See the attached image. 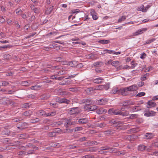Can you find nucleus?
I'll use <instances>...</instances> for the list:
<instances>
[{"label":"nucleus","instance_id":"f257e3e1","mask_svg":"<svg viewBox=\"0 0 158 158\" xmlns=\"http://www.w3.org/2000/svg\"><path fill=\"white\" fill-rule=\"evenodd\" d=\"M76 124V122L75 121H73L70 119H67L66 122L64 123V126L66 128H68Z\"/></svg>","mask_w":158,"mask_h":158},{"label":"nucleus","instance_id":"f03ea898","mask_svg":"<svg viewBox=\"0 0 158 158\" xmlns=\"http://www.w3.org/2000/svg\"><path fill=\"white\" fill-rule=\"evenodd\" d=\"M27 127L28 124L25 122L19 123L17 125V127L18 129L21 130L25 129L27 128Z\"/></svg>","mask_w":158,"mask_h":158},{"label":"nucleus","instance_id":"7ed1b4c3","mask_svg":"<svg viewBox=\"0 0 158 158\" xmlns=\"http://www.w3.org/2000/svg\"><path fill=\"white\" fill-rule=\"evenodd\" d=\"M108 100L106 98H102L97 100L96 101V103L98 105H103L106 104Z\"/></svg>","mask_w":158,"mask_h":158},{"label":"nucleus","instance_id":"20e7f679","mask_svg":"<svg viewBox=\"0 0 158 158\" xmlns=\"http://www.w3.org/2000/svg\"><path fill=\"white\" fill-rule=\"evenodd\" d=\"M78 109L79 108L78 107L72 108L70 110L69 113L70 114H77L80 112V111Z\"/></svg>","mask_w":158,"mask_h":158},{"label":"nucleus","instance_id":"39448f33","mask_svg":"<svg viewBox=\"0 0 158 158\" xmlns=\"http://www.w3.org/2000/svg\"><path fill=\"white\" fill-rule=\"evenodd\" d=\"M130 108V111L131 112H137L141 110H142V108L139 106H135L134 107H131Z\"/></svg>","mask_w":158,"mask_h":158},{"label":"nucleus","instance_id":"423d86ee","mask_svg":"<svg viewBox=\"0 0 158 158\" xmlns=\"http://www.w3.org/2000/svg\"><path fill=\"white\" fill-rule=\"evenodd\" d=\"M57 102L60 103H65L67 104H68L70 102L69 100L65 98H61L60 97H58L56 98Z\"/></svg>","mask_w":158,"mask_h":158},{"label":"nucleus","instance_id":"0eeeda50","mask_svg":"<svg viewBox=\"0 0 158 158\" xmlns=\"http://www.w3.org/2000/svg\"><path fill=\"white\" fill-rule=\"evenodd\" d=\"M108 112L109 113H112L116 115H121L122 113V111L121 110H118L113 109H109Z\"/></svg>","mask_w":158,"mask_h":158},{"label":"nucleus","instance_id":"6e6552de","mask_svg":"<svg viewBox=\"0 0 158 158\" xmlns=\"http://www.w3.org/2000/svg\"><path fill=\"white\" fill-rule=\"evenodd\" d=\"M127 91L126 87L125 88L120 89H119L118 93H120L123 96H126L128 94L127 92Z\"/></svg>","mask_w":158,"mask_h":158},{"label":"nucleus","instance_id":"1a4fd4ad","mask_svg":"<svg viewBox=\"0 0 158 158\" xmlns=\"http://www.w3.org/2000/svg\"><path fill=\"white\" fill-rule=\"evenodd\" d=\"M37 114L39 115L44 116L45 117L49 115V113H47L46 112L42 110H40L37 111Z\"/></svg>","mask_w":158,"mask_h":158},{"label":"nucleus","instance_id":"9d476101","mask_svg":"<svg viewBox=\"0 0 158 158\" xmlns=\"http://www.w3.org/2000/svg\"><path fill=\"white\" fill-rule=\"evenodd\" d=\"M30 6L31 10H33L35 13L38 14L40 13L39 9L38 8L35 7L33 4H30Z\"/></svg>","mask_w":158,"mask_h":158},{"label":"nucleus","instance_id":"9b49d317","mask_svg":"<svg viewBox=\"0 0 158 158\" xmlns=\"http://www.w3.org/2000/svg\"><path fill=\"white\" fill-rule=\"evenodd\" d=\"M138 89L137 85H134L129 87H127V91H132L136 90Z\"/></svg>","mask_w":158,"mask_h":158},{"label":"nucleus","instance_id":"f8f14e48","mask_svg":"<svg viewBox=\"0 0 158 158\" xmlns=\"http://www.w3.org/2000/svg\"><path fill=\"white\" fill-rule=\"evenodd\" d=\"M63 121H59L57 122H55L52 123H50V126L52 127H58L60 126L63 124Z\"/></svg>","mask_w":158,"mask_h":158},{"label":"nucleus","instance_id":"ddd939ff","mask_svg":"<svg viewBox=\"0 0 158 158\" xmlns=\"http://www.w3.org/2000/svg\"><path fill=\"white\" fill-rule=\"evenodd\" d=\"M17 137L20 139H26L29 137V135L27 134L23 133L19 134L17 136Z\"/></svg>","mask_w":158,"mask_h":158},{"label":"nucleus","instance_id":"4468645a","mask_svg":"<svg viewBox=\"0 0 158 158\" xmlns=\"http://www.w3.org/2000/svg\"><path fill=\"white\" fill-rule=\"evenodd\" d=\"M154 136V134L151 133H146L143 137V139H152Z\"/></svg>","mask_w":158,"mask_h":158},{"label":"nucleus","instance_id":"2eb2a0df","mask_svg":"<svg viewBox=\"0 0 158 158\" xmlns=\"http://www.w3.org/2000/svg\"><path fill=\"white\" fill-rule=\"evenodd\" d=\"M88 122V120L87 118H82L79 119L78 120L77 124H85L87 123Z\"/></svg>","mask_w":158,"mask_h":158},{"label":"nucleus","instance_id":"dca6fc26","mask_svg":"<svg viewBox=\"0 0 158 158\" xmlns=\"http://www.w3.org/2000/svg\"><path fill=\"white\" fill-rule=\"evenodd\" d=\"M147 30V28H142L141 29H139L138 30V31H137L135 32L133 35H139L140 34L143 33V32Z\"/></svg>","mask_w":158,"mask_h":158},{"label":"nucleus","instance_id":"f3484780","mask_svg":"<svg viewBox=\"0 0 158 158\" xmlns=\"http://www.w3.org/2000/svg\"><path fill=\"white\" fill-rule=\"evenodd\" d=\"M93 65L94 67H100L103 65V63L101 61H97L94 62Z\"/></svg>","mask_w":158,"mask_h":158},{"label":"nucleus","instance_id":"a211bd4d","mask_svg":"<svg viewBox=\"0 0 158 158\" xmlns=\"http://www.w3.org/2000/svg\"><path fill=\"white\" fill-rule=\"evenodd\" d=\"M32 114V111L29 110L23 112L22 114L23 116L30 117Z\"/></svg>","mask_w":158,"mask_h":158},{"label":"nucleus","instance_id":"6ab92c4d","mask_svg":"<svg viewBox=\"0 0 158 158\" xmlns=\"http://www.w3.org/2000/svg\"><path fill=\"white\" fill-rule=\"evenodd\" d=\"M59 66H52L50 65V72H57V69H59Z\"/></svg>","mask_w":158,"mask_h":158},{"label":"nucleus","instance_id":"aec40b11","mask_svg":"<svg viewBox=\"0 0 158 158\" xmlns=\"http://www.w3.org/2000/svg\"><path fill=\"white\" fill-rule=\"evenodd\" d=\"M106 110L105 109L102 108L98 109L96 111L97 113L99 114H102L103 113H106Z\"/></svg>","mask_w":158,"mask_h":158},{"label":"nucleus","instance_id":"412c9836","mask_svg":"<svg viewBox=\"0 0 158 158\" xmlns=\"http://www.w3.org/2000/svg\"><path fill=\"white\" fill-rule=\"evenodd\" d=\"M123 106H126L129 105L134 104L133 102L129 100H126L123 101L122 103Z\"/></svg>","mask_w":158,"mask_h":158},{"label":"nucleus","instance_id":"4be33fe9","mask_svg":"<svg viewBox=\"0 0 158 158\" xmlns=\"http://www.w3.org/2000/svg\"><path fill=\"white\" fill-rule=\"evenodd\" d=\"M130 68V66L126 65L124 66H123L122 65H120L117 67V71H118L122 69H127Z\"/></svg>","mask_w":158,"mask_h":158},{"label":"nucleus","instance_id":"5701e85b","mask_svg":"<svg viewBox=\"0 0 158 158\" xmlns=\"http://www.w3.org/2000/svg\"><path fill=\"white\" fill-rule=\"evenodd\" d=\"M121 64V62L118 60H115L114 61H113L111 63V65L113 66L116 67V68L117 67L120 66V64Z\"/></svg>","mask_w":158,"mask_h":158},{"label":"nucleus","instance_id":"b1692460","mask_svg":"<svg viewBox=\"0 0 158 158\" xmlns=\"http://www.w3.org/2000/svg\"><path fill=\"white\" fill-rule=\"evenodd\" d=\"M103 80V79L101 77H98L94 80L93 82L95 83L99 84L102 83Z\"/></svg>","mask_w":158,"mask_h":158},{"label":"nucleus","instance_id":"393cba45","mask_svg":"<svg viewBox=\"0 0 158 158\" xmlns=\"http://www.w3.org/2000/svg\"><path fill=\"white\" fill-rule=\"evenodd\" d=\"M119 89L118 88H113L110 91V94H115L116 93H118Z\"/></svg>","mask_w":158,"mask_h":158},{"label":"nucleus","instance_id":"a878e982","mask_svg":"<svg viewBox=\"0 0 158 158\" xmlns=\"http://www.w3.org/2000/svg\"><path fill=\"white\" fill-rule=\"evenodd\" d=\"M77 63V61H73L68 62L67 64L71 67H74L76 66Z\"/></svg>","mask_w":158,"mask_h":158},{"label":"nucleus","instance_id":"bb28decb","mask_svg":"<svg viewBox=\"0 0 158 158\" xmlns=\"http://www.w3.org/2000/svg\"><path fill=\"white\" fill-rule=\"evenodd\" d=\"M109 122L113 124L112 126L113 127H116L118 126L119 123V122H117L116 121L112 119L109 121Z\"/></svg>","mask_w":158,"mask_h":158},{"label":"nucleus","instance_id":"cd10ccee","mask_svg":"<svg viewBox=\"0 0 158 158\" xmlns=\"http://www.w3.org/2000/svg\"><path fill=\"white\" fill-rule=\"evenodd\" d=\"M98 42L99 43L103 44H105L109 43H110V41L108 40H99Z\"/></svg>","mask_w":158,"mask_h":158},{"label":"nucleus","instance_id":"c85d7f7f","mask_svg":"<svg viewBox=\"0 0 158 158\" xmlns=\"http://www.w3.org/2000/svg\"><path fill=\"white\" fill-rule=\"evenodd\" d=\"M147 146L144 145L143 144L140 145L138 147V149L139 151H143L146 149Z\"/></svg>","mask_w":158,"mask_h":158},{"label":"nucleus","instance_id":"c756f323","mask_svg":"<svg viewBox=\"0 0 158 158\" xmlns=\"http://www.w3.org/2000/svg\"><path fill=\"white\" fill-rule=\"evenodd\" d=\"M148 105L149 106V107H152L156 106V103L152 102V101H149L148 102Z\"/></svg>","mask_w":158,"mask_h":158},{"label":"nucleus","instance_id":"7c9ffc66","mask_svg":"<svg viewBox=\"0 0 158 158\" xmlns=\"http://www.w3.org/2000/svg\"><path fill=\"white\" fill-rule=\"evenodd\" d=\"M58 129H59L58 128L56 129L53 130L52 131L50 132V135L52 137L55 136L56 135V134L57 133V132L59 131H56Z\"/></svg>","mask_w":158,"mask_h":158},{"label":"nucleus","instance_id":"2f4dec72","mask_svg":"<svg viewBox=\"0 0 158 158\" xmlns=\"http://www.w3.org/2000/svg\"><path fill=\"white\" fill-rule=\"evenodd\" d=\"M56 48L60 49V47L59 46H57V44L55 43H52L50 44V48Z\"/></svg>","mask_w":158,"mask_h":158},{"label":"nucleus","instance_id":"473e14b6","mask_svg":"<svg viewBox=\"0 0 158 158\" xmlns=\"http://www.w3.org/2000/svg\"><path fill=\"white\" fill-rule=\"evenodd\" d=\"M41 87V86L40 85H35L31 87V90H38L40 89Z\"/></svg>","mask_w":158,"mask_h":158},{"label":"nucleus","instance_id":"72a5a7b5","mask_svg":"<svg viewBox=\"0 0 158 158\" xmlns=\"http://www.w3.org/2000/svg\"><path fill=\"white\" fill-rule=\"evenodd\" d=\"M137 10L139 11H142L143 12H145L144 6L143 5H142L138 7Z\"/></svg>","mask_w":158,"mask_h":158},{"label":"nucleus","instance_id":"f704fd0d","mask_svg":"<svg viewBox=\"0 0 158 158\" xmlns=\"http://www.w3.org/2000/svg\"><path fill=\"white\" fill-rule=\"evenodd\" d=\"M127 152L125 151H117V152L116 153V155L118 156L120 155H125Z\"/></svg>","mask_w":158,"mask_h":158},{"label":"nucleus","instance_id":"c9c22d12","mask_svg":"<svg viewBox=\"0 0 158 158\" xmlns=\"http://www.w3.org/2000/svg\"><path fill=\"white\" fill-rule=\"evenodd\" d=\"M40 120L38 118H36L35 119H32L30 120V122L32 123H36L39 122Z\"/></svg>","mask_w":158,"mask_h":158},{"label":"nucleus","instance_id":"e433bc0d","mask_svg":"<svg viewBox=\"0 0 158 158\" xmlns=\"http://www.w3.org/2000/svg\"><path fill=\"white\" fill-rule=\"evenodd\" d=\"M30 81H24L21 82V84L23 86H28L30 84Z\"/></svg>","mask_w":158,"mask_h":158},{"label":"nucleus","instance_id":"4c0bfd02","mask_svg":"<svg viewBox=\"0 0 158 158\" xmlns=\"http://www.w3.org/2000/svg\"><path fill=\"white\" fill-rule=\"evenodd\" d=\"M156 40V39L155 38H153L152 39H149L147 40L145 43L144 44H150V43Z\"/></svg>","mask_w":158,"mask_h":158},{"label":"nucleus","instance_id":"58836bf2","mask_svg":"<svg viewBox=\"0 0 158 158\" xmlns=\"http://www.w3.org/2000/svg\"><path fill=\"white\" fill-rule=\"evenodd\" d=\"M149 74V73H146L144 74L143 76L141 77V80L142 81L146 80L147 79V77L148 76Z\"/></svg>","mask_w":158,"mask_h":158},{"label":"nucleus","instance_id":"ea45409f","mask_svg":"<svg viewBox=\"0 0 158 158\" xmlns=\"http://www.w3.org/2000/svg\"><path fill=\"white\" fill-rule=\"evenodd\" d=\"M91 15L92 16L93 19L97 20L98 18V17L96 13L94 12H92L91 13Z\"/></svg>","mask_w":158,"mask_h":158},{"label":"nucleus","instance_id":"a19ab883","mask_svg":"<svg viewBox=\"0 0 158 158\" xmlns=\"http://www.w3.org/2000/svg\"><path fill=\"white\" fill-rule=\"evenodd\" d=\"M109 148V149L108 150H109L110 152L111 153H116L117 152V149L115 148H109L108 147H107Z\"/></svg>","mask_w":158,"mask_h":158},{"label":"nucleus","instance_id":"79ce46f5","mask_svg":"<svg viewBox=\"0 0 158 158\" xmlns=\"http://www.w3.org/2000/svg\"><path fill=\"white\" fill-rule=\"evenodd\" d=\"M4 58L7 60H9L12 58V56L9 54H5L4 55Z\"/></svg>","mask_w":158,"mask_h":158},{"label":"nucleus","instance_id":"37998d69","mask_svg":"<svg viewBox=\"0 0 158 158\" xmlns=\"http://www.w3.org/2000/svg\"><path fill=\"white\" fill-rule=\"evenodd\" d=\"M97 126L100 128H102L106 127V124L104 123H98L97 124Z\"/></svg>","mask_w":158,"mask_h":158},{"label":"nucleus","instance_id":"c03bdc74","mask_svg":"<svg viewBox=\"0 0 158 158\" xmlns=\"http://www.w3.org/2000/svg\"><path fill=\"white\" fill-rule=\"evenodd\" d=\"M97 107L98 106L95 105L90 106L89 108L90 109V111H92L95 110L97 109Z\"/></svg>","mask_w":158,"mask_h":158},{"label":"nucleus","instance_id":"a18cd8bd","mask_svg":"<svg viewBox=\"0 0 158 158\" xmlns=\"http://www.w3.org/2000/svg\"><path fill=\"white\" fill-rule=\"evenodd\" d=\"M59 145V143H56L50 142V147H56Z\"/></svg>","mask_w":158,"mask_h":158},{"label":"nucleus","instance_id":"49530a36","mask_svg":"<svg viewBox=\"0 0 158 158\" xmlns=\"http://www.w3.org/2000/svg\"><path fill=\"white\" fill-rule=\"evenodd\" d=\"M10 82L8 81H2V86H5L9 85Z\"/></svg>","mask_w":158,"mask_h":158},{"label":"nucleus","instance_id":"de8ad7c7","mask_svg":"<svg viewBox=\"0 0 158 158\" xmlns=\"http://www.w3.org/2000/svg\"><path fill=\"white\" fill-rule=\"evenodd\" d=\"M15 11L16 13L19 15H20L22 12L21 9L19 8H17L16 10Z\"/></svg>","mask_w":158,"mask_h":158},{"label":"nucleus","instance_id":"09e8293b","mask_svg":"<svg viewBox=\"0 0 158 158\" xmlns=\"http://www.w3.org/2000/svg\"><path fill=\"white\" fill-rule=\"evenodd\" d=\"M93 89L92 88H87L86 90V93L88 94H91V92L93 91Z\"/></svg>","mask_w":158,"mask_h":158},{"label":"nucleus","instance_id":"8fccbe9b","mask_svg":"<svg viewBox=\"0 0 158 158\" xmlns=\"http://www.w3.org/2000/svg\"><path fill=\"white\" fill-rule=\"evenodd\" d=\"M73 129H71L70 128H67L64 131V132H68L69 133H72V132L73 131Z\"/></svg>","mask_w":158,"mask_h":158},{"label":"nucleus","instance_id":"3c124183","mask_svg":"<svg viewBox=\"0 0 158 158\" xmlns=\"http://www.w3.org/2000/svg\"><path fill=\"white\" fill-rule=\"evenodd\" d=\"M27 152L25 151H20L18 152V154L21 156H23V155H26Z\"/></svg>","mask_w":158,"mask_h":158},{"label":"nucleus","instance_id":"603ef678","mask_svg":"<svg viewBox=\"0 0 158 158\" xmlns=\"http://www.w3.org/2000/svg\"><path fill=\"white\" fill-rule=\"evenodd\" d=\"M89 101L86 102V105H89V106H90V105L93 104L94 102L93 101H92L91 100H92L91 99H90V98H89Z\"/></svg>","mask_w":158,"mask_h":158},{"label":"nucleus","instance_id":"864d4df0","mask_svg":"<svg viewBox=\"0 0 158 158\" xmlns=\"http://www.w3.org/2000/svg\"><path fill=\"white\" fill-rule=\"evenodd\" d=\"M126 19V17L125 16H123L121 17V18L119 19L118 20V22L120 23L122 21H124Z\"/></svg>","mask_w":158,"mask_h":158},{"label":"nucleus","instance_id":"5fc2aeb1","mask_svg":"<svg viewBox=\"0 0 158 158\" xmlns=\"http://www.w3.org/2000/svg\"><path fill=\"white\" fill-rule=\"evenodd\" d=\"M104 51L106 53H108L109 54H113L114 51L113 50H109L108 49H105L104 50Z\"/></svg>","mask_w":158,"mask_h":158},{"label":"nucleus","instance_id":"6e6d98bb","mask_svg":"<svg viewBox=\"0 0 158 158\" xmlns=\"http://www.w3.org/2000/svg\"><path fill=\"white\" fill-rule=\"evenodd\" d=\"M90 106H89V105H86L84 106V109L85 110H87L88 111H89L90 110V109H89Z\"/></svg>","mask_w":158,"mask_h":158},{"label":"nucleus","instance_id":"4d7b16f0","mask_svg":"<svg viewBox=\"0 0 158 158\" xmlns=\"http://www.w3.org/2000/svg\"><path fill=\"white\" fill-rule=\"evenodd\" d=\"M83 128L81 127H75L74 129V131H79L82 130Z\"/></svg>","mask_w":158,"mask_h":158},{"label":"nucleus","instance_id":"13d9d810","mask_svg":"<svg viewBox=\"0 0 158 158\" xmlns=\"http://www.w3.org/2000/svg\"><path fill=\"white\" fill-rule=\"evenodd\" d=\"M131 64L132 66H131V69H134L137 64L136 63H135L134 61H131Z\"/></svg>","mask_w":158,"mask_h":158},{"label":"nucleus","instance_id":"bf43d9fd","mask_svg":"<svg viewBox=\"0 0 158 158\" xmlns=\"http://www.w3.org/2000/svg\"><path fill=\"white\" fill-rule=\"evenodd\" d=\"M130 131L132 133H135L138 131V128H133L130 130Z\"/></svg>","mask_w":158,"mask_h":158},{"label":"nucleus","instance_id":"052dcab7","mask_svg":"<svg viewBox=\"0 0 158 158\" xmlns=\"http://www.w3.org/2000/svg\"><path fill=\"white\" fill-rule=\"evenodd\" d=\"M86 138L85 137H83L81 138H80L79 139L77 140L78 141H79L80 142H83L85 141L86 140Z\"/></svg>","mask_w":158,"mask_h":158},{"label":"nucleus","instance_id":"680f3d73","mask_svg":"<svg viewBox=\"0 0 158 158\" xmlns=\"http://www.w3.org/2000/svg\"><path fill=\"white\" fill-rule=\"evenodd\" d=\"M57 61L62 62L63 59V57H56L54 58Z\"/></svg>","mask_w":158,"mask_h":158},{"label":"nucleus","instance_id":"e2e57ef3","mask_svg":"<svg viewBox=\"0 0 158 158\" xmlns=\"http://www.w3.org/2000/svg\"><path fill=\"white\" fill-rule=\"evenodd\" d=\"M145 94V93L144 92H141L139 93L136 96L138 97H142L144 96Z\"/></svg>","mask_w":158,"mask_h":158},{"label":"nucleus","instance_id":"0e129e2a","mask_svg":"<svg viewBox=\"0 0 158 158\" xmlns=\"http://www.w3.org/2000/svg\"><path fill=\"white\" fill-rule=\"evenodd\" d=\"M129 113L128 111H125L124 112H122V113L121 114V115H122L123 116H126Z\"/></svg>","mask_w":158,"mask_h":158},{"label":"nucleus","instance_id":"69168bd1","mask_svg":"<svg viewBox=\"0 0 158 158\" xmlns=\"http://www.w3.org/2000/svg\"><path fill=\"white\" fill-rule=\"evenodd\" d=\"M105 132L106 134L107 135H111L113 134V132L111 130H108L105 131Z\"/></svg>","mask_w":158,"mask_h":158},{"label":"nucleus","instance_id":"338daca9","mask_svg":"<svg viewBox=\"0 0 158 158\" xmlns=\"http://www.w3.org/2000/svg\"><path fill=\"white\" fill-rule=\"evenodd\" d=\"M138 116V115L137 114H131L129 118L131 119H132L134 118H137Z\"/></svg>","mask_w":158,"mask_h":158},{"label":"nucleus","instance_id":"774afa93","mask_svg":"<svg viewBox=\"0 0 158 158\" xmlns=\"http://www.w3.org/2000/svg\"><path fill=\"white\" fill-rule=\"evenodd\" d=\"M109 149V148L108 147H104L102 148V149H101V150L99 151V152L101 153H104V152L103 151L104 150H107Z\"/></svg>","mask_w":158,"mask_h":158}]
</instances>
